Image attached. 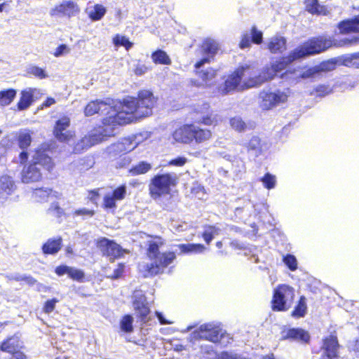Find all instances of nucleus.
Wrapping results in <instances>:
<instances>
[{
    "label": "nucleus",
    "mask_w": 359,
    "mask_h": 359,
    "mask_svg": "<svg viewBox=\"0 0 359 359\" xmlns=\"http://www.w3.org/2000/svg\"><path fill=\"white\" fill-rule=\"evenodd\" d=\"M155 102L151 91L141 90L137 98L128 97L119 103L118 109L114 107L107 113V116L102 119V125L93 133L100 136V142L107 137L114 136L119 126L131 123L134 119L150 116Z\"/></svg>",
    "instance_id": "1"
},
{
    "label": "nucleus",
    "mask_w": 359,
    "mask_h": 359,
    "mask_svg": "<svg viewBox=\"0 0 359 359\" xmlns=\"http://www.w3.org/2000/svg\"><path fill=\"white\" fill-rule=\"evenodd\" d=\"M299 60L301 58L294 48L290 52L287 56L282 57L279 60L271 63L270 66L264 67L257 75H252L250 72V67L249 65H242L228 77L224 84L220 86L219 90L224 95L229 93L238 87L243 76L246 75H248L250 77L244 82V88L258 87L264 82L273 79L276 75L285 69L289 65Z\"/></svg>",
    "instance_id": "2"
},
{
    "label": "nucleus",
    "mask_w": 359,
    "mask_h": 359,
    "mask_svg": "<svg viewBox=\"0 0 359 359\" xmlns=\"http://www.w3.org/2000/svg\"><path fill=\"white\" fill-rule=\"evenodd\" d=\"M205 247L200 243H181L172 246V252H161L150 263H143L140 266L145 278L162 273L164 269L176 258V254L188 255L203 252Z\"/></svg>",
    "instance_id": "3"
},
{
    "label": "nucleus",
    "mask_w": 359,
    "mask_h": 359,
    "mask_svg": "<svg viewBox=\"0 0 359 359\" xmlns=\"http://www.w3.org/2000/svg\"><path fill=\"white\" fill-rule=\"evenodd\" d=\"M359 45V34L340 39L332 36L311 37L295 49L301 60L325 52L331 48L351 47Z\"/></svg>",
    "instance_id": "4"
},
{
    "label": "nucleus",
    "mask_w": 359,
    "mask_h": 359,
    "mask_svg": "<svg viewBox=\"0 0 359 359\" xmlns=\"http://www.w3.org/2000/svg\"><path fill=\"white\" fill-rule=\"evenodd\" d=\"M49 151L39 148L35 151L32 163L25 166L22 171L23 183L38 182L41 179V168L50 171L53 168L52 158L48 154Z\"/></svg>",
    "instance_id": "5"
},
{
    "label": "nucleus",
    "mask_w": 359,
    "mask_h": 359,
    "mask_svg": "<svg viewBox=\"0 0 359 359\" xmlns=\"http://www.w3.org/2000/svg\"><path fill=\"white\" fill-rule=\"evenodd\" d=\"M211 137V132L207 129H202L194 124H185L175 130L172 134L173 139L180 143L191 144L201 143Z\"/></svg>",
    "instance_id": "6"
},
{
    "label": "nucleus",
    "mask_w": 359,
    "mask_h": 359,
    "mask_svg": "<svg viewBox=\"0 0 359 359\" xmlns=\"http://www.w3.org/2000/svg\"><path fill=\"white\" fill-rule=\"evenodd\" d=\"M177 180V174L173 172L156 175L149 184L151 197L156 200L163 195L169 194L171 187L175 186Z\"/></svg>",
    "instance_id": "7"
},
{
    "label": "nucleus",
    "mask_w": 359,
    "mask_h": 359,
    "mask_svg": "<svg viewBox=\"0 0 359 359\" xmlns=\"http://www.w3.org/2000/svg\"><path fill=\"white\" fill-rule=\"evenodd\" d=\"M294 299V290L287 285H278L273 290L271 309L274 311H286L292 307Z\"/></svg>",
    "instance_id": "8"
},
{
    "label": "nucleus",
    "mask_w": 359,
    "mask_h": 359,
    "mask_svg": "<svg viewBox=\"0 0 359 359\" xmlns=\"http://www.w3.org/2000/svg\"><path fill=\"white\" fill-rule=\"evenodd\" d=\"M260 107L264 110H269L283 103L287 100V95L280 90H263L259 93Z\"/></svg>",
    "instance_id": "9"
},
{
    "label": "nucleus",
    "mask_w": 359,
    "mask_h": 359,
    "mask_svg": "<svg viewBox=\"0 0 359 359\" xmlns=\"http://www.w3.org/2000/svg\"><path fill=\"white\" fill-rule=\"evenodd\" d=\"M218 115L210 109L209 103L203 102L194 106L193 116L195 123L205 126L217 124Z\"/></svg>",
    "instance_id": "10"
},
{
    "label": "nucleus",
    "mask_w": 359,
    "mask_h": 359,
    "mask_svg": "<svg viewBox=\"0 0 359 359\" xmlns=\"http://www.w3.org/2000/svg\"><path fill=\"white\" fill-rule=\"evenodd\" d=\"M97 246L102 255L107 257L110 260L120 258L123 255L124 250L120 245L105 237L98 239Z\"/></svg>",
    "instance_id": "11"
},
{
    "label": "nucleus",
    "mask_w": 359,
    "mask_h": 359,
    "mask_svg": "<svg viewBox=\"0 0 359 359\" xmlns=\"http://www.w3.org/2000/svg\"><path fill=\"white\" fill-rule=\"evenodd\" d=\"M143 140L142 135L138 134L134 137L123 138L121 141L112 144L109 148V153L121 154L126 155L133 150Z\"/></svg>",
    "instance_id": "12"
},
{
    "label": "nucleus",
    "mask_w": 359,
    "mask_h": 359,
    "mask_svg": "<svg viewBox=\"0 0 359 359\" xmlns=\"http://www.w3.org/2000/svg\"><path fill=\"white\" fill-rule=\"evenodd\" d=\"M339 344L337 337L330 335L323 340L320 359H339Z\"/></svg>",
    "instance_id": "13"
},
{
    "label": "nucleus",
    "mask_w": 359,
    "mask_h": 359,
    "mask_svg": "<svg viewBox=\"0 0 359 359\" xmlns=\"http://www.w3.org/2000/svg\"><path fill=\"white\" fill-rule=\"evenodd\" d=\"M133 304L139 317L143 322L147 321V316L150 313L147 297L142 290H136L133 295Z\"/></svg>",
    "instance_id": "14"
},
{
    "label": "nucleus",
    "mask_w": 359,
    "mask_h": 359,
    "mask_svg": "<svg viewBox=\"0 0 359 359\" xmlns=\"http://www.w3.org/2000/svg\"><path fill=\"white\" fill-rule=\"evenodd\" d=\"M219 49L217 43L211 39H206L201 45L203 57L195 64V68L203 67L205 63H209L213 59Z\"/></svg>",
    "instance_id": "15"
},
{
    "label": "nucleus",
    "mask_w": 359,
    "mask_h": 359,
    "mask_svg": "<svg viewBox=\"0 0 359 359\" xmlns=\"http://www.w3.org/2000/svg\"><path fill=\"white\" fill-rule=\"evenodd\" d=\"M114 100L107 99L105 101L96 100L90 102L85 107L84 114L86 116H90L95 114H106L109 113L115 106Z\"/></svg>",
    "instance_id": "16"
},
{
    "label": "nucleus",
    "mask_w": 359,
    "mask_h": 359,
    "mask_svg": "<svg viewBox=\"0 0 359 359\" xmlns=\"http://www.w3.org/2000/svg\"><path fill=\"white\" fill-rule=\"evenodd\" d=\"M243 147L246 148L249 157L253 159L262 155L267 149L266 143L258 136H252L248 142L243 144Z\"/></svg>",
    "instance_id": "17"
},
{
    "label": "nucleus",
    "mask_w": 359,
    "mask_h": 359,
    "mask_svg": "<svg viewBox=\"0 0 359 359\" xmlns=\"http://www.w3.org/2000/svg\"><path fill=\"white\" fill-rule=\"evenodd\" d=\"M80 9L76 3L72 0L63 1L50 11L51 15H61L71 18L79 13Z\"/></svg>",
    "instance_id": "18"
},
{
    "label": "nucleus",
    "mask_w": 359,
    "mask_h": 359,
    "mask_svg": "<svg viewBox=\"0 0 359 359\" xmlns=\"http://www.w3.org/2000/svg\"><path fill=\"white\" fill-rule=\"evenodd\" d=\"M17 189L13 177L8 175L0 177V203H4Z\"/></svg>",
    "instance_id": "19"
},
{
    "label": "nucleus",
    "mask_w": 359,
    "mask_h": 359,
    "mask_svg": "<svg viewBox=\"0 0 359 359\" xmlns=\"http://www.w3.org/2000/svg\"><path fill=\"white\" fill-rule=\"evenodd\" d=\"M55 273L58 276L67 274L69 278L79 283L85 281V272L83 270L65 264L57 266L55 269Z\"/></svg>",
    "instance_id": "20"
},
{
    "label": "nucleus",
    "mask_w": 359,
    "mask_h": 359,
    "mask_svg": "<svg viewBox=\"0 0 359 359\" xmlns=\"http://www.w3.org/2000/svg\"><path fill=\"white\" fill-rule=\"evenodd\" d=\"M70 125V119L67 116H63L56 121L53 133L55 137L60 142H65L71 137L70 132L67 130Z\"/></svg>",
    "instance_id": "21"
},
{
    "label": "nucleus",
    "mask_w": 359,
    "mask_h": 359,
    "mask_svg": "<svg viewBox=\"0 0 359 359\" xmlns=\"http://www.w3.org/2000/svg\"><path fill=\"white\" fill-rule=\"evenodd\" d=\"M282 339L298 341L304 343H308L310 341L309 333L299 327L290 328L287 331L283 332Z\"/></svg>",
    "instance_id": "22"
},
{
    "label": "nucleus",
    "mask_w": 359,
    "mask_h": 359,
    "mask_svg": "<svg viewBox=\"0 0 359 359\" xmlns=\"http://www.w3.org/2000/svg\"><path fill=\"white\" fill-rule=\"evenodd\" d=\"M22 347V342L20 340V338L13 335L6 340H4L0 344V350L4 352L9 353L11 354L15 353V352L20 351V348Z\"/></svg>",
    "instance_id": "23"
},
{
    "label": "nucleus",
    "mask_w": 359,
    "mask_h": 359,
    "mask_svg": "<svg viewBox=\"0 0 359 359\" xmlns=\"http://www.w3.org/2000/svg\"><path fill=\"white\" fill-rule=\"evenodd\" d=\"M100 136L95 135L93 132L88 136L83 137L80 140L74 147V153H81L83 150L100 142Z\"/></svg>",
    "instance_id": "24"
},
{
    "label": "nucleus",
    "mask_w": 359,
    "mask_h": 359,
    "mask_svg": "<svg viewBox=\"0 0 359 359\" xmlns=\"http://www.w3.org/2000/svg\"><path fill=\"white\" fill-rule=\"evenodd\" d=\"M337 27L342 34L359 32V15L353 18L341 21Z\"/></svg>",
    "instance_id": "25"
},
{
    "label": "nucleus",
    "mask_w": 359,
    "mask_h": 359,
    "mask_svg": "<svg viewBox=\"0 0 359 359\" xmlns=\"http://www.w3.org/2000/svg\"><path fill=\"white\" fill-rule=\"evenodd\" d=\"M62 245V239L60 236L55 238H49L42 245V252L44 255H56L61 249Z\"/></svg>",
    "instance_id": "26"
},
{
    "label": "nucleus",
    "mask_w": 359,
    "mask_h": 359,
    "mask_svg": "<svg viewBox=\"0 0 359 359\" xmlns=\"http://www.w3.org/2000/svg\"><path fill=\"white\" fill-rule=\"evenodd\" d=\"M339 65L359 69V52L337 57Z\"/></svg>",
    "instance_id": "27"
},
{
    "label": "nucleus",
    "mask_w": 359,
    "mask_h": 359,
    "mask_svg": "<svg viewBox=\"0 0 359 359\" xmlns=\"http://www.w3.org/2000/svg\"><path fill=\"white\" fill-rule=\"evenodd\" d=\"M287 40L283 36L272 37L268 43V48L271 53H282L286 50Z\"/></svg>",
    "instance_id": "28"
},
{
    "label": "nucleus",
    "mask_w": 359,
    "mask_h": 359,
    "mask_svg": "<svg viewBox=\"0 0 359 359\" xmlns=\"http://www.w3.org/2000/svg\"><path fill=\"white\" fill-rule=\"evenodd\" d=\"M210 326L208 329L204 331V339L217 343L222 337V330L218 327H214L212 324H207Z\"/></svg>",
    "instance_id": "29"
},
{
    "label": "nucleus",
    "mask_w": 359,
    "mask_h": 359,
    "mask_svg": "<svg viewBox=\"0 0 359 359\" xmlns=\"http://www.w3.org/2000/svg\"><path fill=\"white\" fill-rule=\"evenodd\" d=\"M33 102V93L31 90H22L21 92V97L18 102V109L20 111L27 109Z\"/></svg>",
    "instance_id": "30"
},
{
    "label": "nucleus",
    "mask_w": 359,
    "mask_h": 359,
    "mask_svg": "<svg viewBox=\"0 0 359 359\" xmlns=\"http://www.w3.org/2000/svg\"><path fill=\"white\" fill-rule=\"evenodd\" d=\"M307 312L306 299L304 296H301L297 304L292 311L291 316L295 318H300L305 316Z\"/></svg>",
    "instance_id": "31"
},
{
    "label": "nucleus",
    "mask_w": 359,
    "mask_h": 359,
    "mask_svg": "<svg viewBox=\"0 0 359 359\" xmlns=\"http://www.w3.org/2000/svg\"><path fill=\"white\" fill-rule=\"evenodd\" d=\"M17 91L15 89L9 88L0 91V106L9 105L15 97Z\"/></svg>",
    "instance_id": "32"
},
{
    "label": "nucleus",
    "mask_w": 359,
    "mask_h": 359,
    "mask_svg": "<svg viewBox=\"0 0 359 359\" xmlns=\"http://www.w3.org/2000/svg\"><path fill=\"white\" fill-rule=\"evenodd\" d=\"M337 65H339L338 59L336 57L320 62L317 65V67L320 75L322 72H327L335 69Z\"/></svg>",
    "instance_id": "33"
},
{
    "label": "nucleus",
    "mask_w": 359,
    "mask_h": 359,
    "mask_svg": "<svg viewBox=\"0 0 359 359\" xmlns=\"http://www.w3.org/2000/svg\"><path fill=\"white\" fill-rule=\"evenodd\" d=\"M306 8L312 14H325V8L320 5L318 0H306Z\"/></svg>",
    "instance_id": "34"
},
{
    "label": "nucleus",
    "mask_w": 359,
    "mask_h": 359,
    "mask_svg": "<svg viewBox=\"0 0 359 359\" xmlns=\"http://www.w3.org/2000/svg\"><path fill=\"white\" fill-rule=\"evenodd\" d=\"M151 169V165L146 161H140L133 165L129 171L132 175H142L147 172Z\"/></svg>",
    "instance_id": "35"
},
{
    "label": "nucleus",
    "mask_w": 359,
    "mask_h": 359,
    "mask_svg": "<svg viewBox=\"0 0 359 359\" xmlns=\"http://www.w3.org/2000/svg\"><path fill=\"white\" fill-rule=\"evenodd\" d=\"M107 12V9L101 4H95L93 10L88 12V16L93 21L101 20Z\"/></svg>",
    "instance_id": "36"
},
{
    "label": "nucleus",
    "mask_w": 359,
    "mask_h": 359,
    "mask_svg": "<svg viewBox=\"0 0 359 359\" xmlns=\"http://www.w3.org/2000/svg\"><path fill=\"white\" fill-rule=\"evenodd\" d=\"M153 61L156 64L170 65L171 60L168 54L162 50H157L151 55Z\"/></svg>",
    "instance_id": "37"
},
{
    "label": "nucleus",
    "mask_w": 359,
    "mask_h": 359,
    "mask_svg": "<svg viewBox=\"0 0 359 359\" xmlns=\"http://www.w3.org/2000/svg\"><path fill=\"white\" fill-rule=\"evenodd\" d=\"M220 229L215 226H207L205 227L202 236L207 244L212 241L215 235H219Z\"/></svg>",
    "instance_id": "38"
},
{
    "label": "nucleus",
    "mask_w": 359,
    "mask_h": 359,
    "mask_svg": "<svg viewBox=\"0 0 359 359\" xmlns=\"http://www.w3.org/2000/svg\"><path fill=\"white\" fill-rule=\"evenodd\" d=\"M6 278L10 280L24 281L29 285H34L36 282V280L31 276L20 274L18 273L8 274L6 276Z\"/></svg>",
    "instance_id": "39"
},
{
    "label": "nucleus",
    "mask_w": 359,
    "mask_h": 359,
    "mask_svg": "<svg viewBox=\"0 0 359 359\" xmlns=\"http://www.w3.org/2000/svg\"><path fill=\"white\" fill-rule=\"evenodd\" d=\"M53 190L49 188H39L34 189L33 192V197L38 202H43L46 201L51 194Z\"/></svg>",
    "instance_id": "40"
},
{
    "label": "nucleus",
    "mask_w": 359,
    "mask_h": 359,
    "mask_svg": "<svg viewBox=\"0 0 359 359\" xmlns=\"http://www.w3.org/2000/svg\"><path fill=\"white\" fill-rule=\"evenodd\" d=\"M208 327H210V326L208 325H201L198 329L193 331L190 334L188 340L191 343H194L197 340L204 339V331L207 330Z\"/></svg>",
    "instance_id": "41"
},
{
    "label": "nucleus",
    "mask_w": 359,
    "mask_h": 359,
    "mask_svg": "<svg viewBox=\"0 0 359 359\" xmlns=\"http://www.w3.org/2000/svg\"><path fill=\"white\" fill-rule=\"evenodd\" d=\"M133 318L130 315H125L120 321L121 330L130 333L133 331Z\"/></svg>",
    "instance_id": "42"
},
{
    "label": "nucleus",
    "mask_w": 359,
    "mask_h": 359,
    "mask_svg": "<svg viewBox=\"0 0 359 359\" xmlns=\"http://www.w3.org/2000/svg\"><path fill=\"white\" fill-rule=\"evenodd\" d=\"M333 92V89L329 85L320 84L315 87L310 93L311 95H316L318 97H325Z\"/></svg>",
    "instance_id": "43"
},
{
    "label": "nucleus",
    "mask_w": 359,
    "mask_h": 359,
    "mask_svg": "<svg viewBox=\"0 0 359 359\" xmlns=\"http://www.w3.org/2000/svg\"><path fill=\"white\" fill-rule=\"evenodd\" d=\"M202 67L196 69V74L203 81H208L212 79L216 76V70L212 68H208L206 69H201Z\"/></svg>",
    "instance_id": "44"
},
{
    "label": "nucleus",
    "mask_w": 359,
    "mask_h": 359,
    "mask_svg": "<svg viewBox=\"0 0 359 359\" xmlns=\"http://www.w3.org/2000/svg\"><path fill=\"white\" fill-rule=\"evenodd\" d=\"M113 43L115 46H123L126 50H129L133 46V43L125 36L116 34L113 38Z\"/></svg>",
    "instance_id": "45"
},
{
    "label": "nucleus",
    "mask_w": 359,
    "mask_h": 359,
    "mask_svg": "<svg viewBox=\"0 0 359 359\" xmlns=\"http://www.w3.org/2000/svg\"><path fill=\"white\" fill-rule=\"evenodd\" d=\"M32 142V137L28 133H21L18 138V146L21 149H27Z\"/></svg>",
    "instance_id": "46"
},
{
    "label": "nucleus",
    "mask_w": 359,
    "mask_h": 359,
    "mask_svg": "<svg viewBox=\"0 0 359 359\" xmlns=\"http://www.w3.org/2000/svg\"><path fill=\"white\" fill-rule=\"evenodd\" d=\"M283 262L292 271H295L297 268V260L295 256L293 255L287 254L286 255L283 256Z\"/></svg>",
    "instance_id": "47"
},
{
    "label": "nucleus",
    "mask_w": 359,
    "mask_h": 359,
    "mask_svg": "<svg viewBox=\"0 0 359 359\" xmlns=\"http://www.w3.org/2000/svg\"><path fill=\"white\" fill-rule=\"evenodd\" d=\"M261 181L262 182L264 187L267 189L274 188L276 183L275 175H273L269 172L265 174L264 177L261 178Z\"/></svg>",
    "instance_id": "48"
},
{
    "label": "nucleus",
    "mask_w": 359,
    "mask_h": 359,
    "mask_svg": "<svg viewBox=\"0 0 359 359\" xmlns=\"http://www.w3.org/2000/svg\"><path fill=\"white\" fill-rule=\"evenodd\" d=\"M27 72L41 79L48 77L45 70L37 66H31L28 69Z\"/></svg>",
    "instance_id": "49"
},
{
    "label": "nucleus",
    "mask_w": 359,
    "mask_h": 359,
    "mask_svg": "<svg viewBox=\"0 0 359 359\" xmlns=\"http://www.w3.org/2000/svg\"><path fill=\"white\" fill-rule=\"evenodd\" d=\"M47 211L48 214L57 218L61 217L64 215L63 209L60 207L57 203H51Z\"/></svg>",
    "instance_id": "50"
},
{
    "label": "nucleus",
    "mask_w": 359,
    "mask_h": 359,
    "mask_svg": "<svg viewBox=\"0 0 359 359\" xmlns=\"http://www.w3.org/2000/svg\"><path fill=\"white\" fill-rule=\"evenodd\" d=\"M320 76L319 71L318 69L317 65L313 67H310L305 71H304L300 74V78L302 79H309V78H316V76Z\"/></svg>",
    "instance_id": "51"
},
{
    "label": "nucleus",
    "mask_w": 359,
    "mask_h": 359,
    "mask_svg": "<svg viewBox=\"0 0 359 359\" xmlns=\"http://www.w3.org/2000/svg\"><path fill=\"white\" fill-rule=\"evenodd\" d=\"M126 190H127L126 186L125 184H122V185L118 187L117 188H116L113 191L111 195L114 197V198L116 201H121L125 198V196L126 195Z\"/></svg>",
    "instance_id": "52"
},
{
    "label": "nucleus",
    "mask_w": 359,
    "mask_h": 359,
    "mask_svg": "<svg viewBox=\"0 0 359 359\" xmlns=\"http://www.w3.org/2000/svg\"><path fill=\"white\" fill-rule=\"evenodd\" d=\"M251 41L256 44H259L262 42L263 34L261 31L257 30L255 26L252 27L251 29Z\"/></svg>",
    "instance_id": "53"
},
{
    "label": "nucleus",
    "mask_w": 359,
    "mask_h": 359,
    "mask_svg": "<svg viewBox=\"0 0 359 359\" xmlns=\"http://www.w3.org/2000/svg\"><path fill=\"white\" fill-rule=\"evenodd\" d=\"M231 126L238 131H242L245 128V123L240 117H234L230 120Z\"/></svg>",
    "instance_id": "54"
},
{
    "label": "nucleus",
    "mask_w": 359,
    "mask_h": 359,
    "mask_svg": "<svg viewBox=\"0 0 359 359\" xmlns=\"http://www.w3.org/2000/svg\"><path fill=\"white\" fill-rule=\"evenodd\" d=\"M116 200L112 195L106 194L103 198L104 208L106 209L115 208L116 207Z\"/></svg>",
    "instance_id": "55"
},
{
    "label": "nucleus",
    "mask_w": 359,
    "mask_h": 359,
    "mask_svg": "<svg viewBox=\"0 0 359 359\" xmlns=\"http://www.w3.org/2000/svg\"><path fill=\"white\" fill-rule=\"evenodd\" d=\"M159 246L156 242H151L148 248V255L153 260L158 254H160Z\"/></svg>",
    "instance_id": "56"
},
{
    "label": "nucleus",
    "mask_w": 359,
    "mask_h": 359,
    "mask_svg": "<svg viewBox=\"0 0 359 359\" xmlns=\"http://www.w3.org/2000/svg\"><path fill=\"white\" fill-rule=\"evenodd\" d=\"M59 301L56 298H53L51 299H48L47 300L45 304H44V306H43V311L46 313H51L52 311H53V310L55 309V304L56 303H57Z\"/></svg>",
    "instance_id": "57"
},
{
    "label": "nucleus",
    "mask_w": 359,
    "mask_h": 359,
    "mask_svg": "<svg viewBox=\"0 0 359 359\" xmlns=\"http://www.w3.org/2000/svg\"><path fill=\"white\" fill-rule=\"evenodd\" d=\"M218 359H250V358H246L242 356L241 355L236 353L223 351L220 353Z\"/></svg>",
    "instance_id": "58"
},
{
    "label": "nucleus",
    "mask_w": 359,
    "mask_h": 359,
    "mask_svg": "<svg viewBox=\"0 0 359 359\" xmlns=\"http://www.w3.org/2000/svg\"><path fill=\"white\" fill-rule=\"evenodd\" d=\"M94 215H95L94 210H88L85 208L76 210L74 212V215L82 216L83 219H85L87 217H91Z\"/></svg>",
    "instance_id": "59"
},
{
    "label": "nucleus",
    "mask_w": 359,
    "mask_h": 359,
    "mask_svg": "<svg viewBox=\"0 0 359 359\" xmlns=\"http://www.w3.org/2000/svg\"><path fill=\"white\" fill-rule=\"evenodd\" d=\"M131 158L127 155H121L116 161V167L123 168L130 163Z\"/></svg>",
    "instance_id": "60"
},
{
    "label": "nucleus",
    "mask_w": 359,
    "mask_h": 359,
    "mask_svg": "<svg viewBox=\"0 0 359 359\" xmlns=\"http://www.w3.org/2000/svg\"><path fill=\"white\" fill-rule=\"evenodd\" d=\"M251 42L250 36L248 33L244 34L242 36L241 41H240L239 47L241 49L249 48L250 46Z\"/></svg>",
    "instance_id": "61"
},
{
    "label": "nucleus",
    "mask_w": 359,
    "mask_h": 359,
    "mask_svg": "<svg viewBox=\"0 0 359 359\" xmlns=\"http://www.w3.org/2000/svg\"><path fill=\"white\" fill-rule=\"evenodd\" d=\"M187 162V158L184 156H178L169 161V165L174 166H183Z\"/></svg>",
    "instance_id": "62"
},
{
    "label": "nucleus",
    "mask_w": 359,
    "mask_h": 359,
    "mask_svg": "<svg viewBox=\"0 0 359 359\" xmlns=\"http://www.w3.org/2000/svg\"><path fill=\"white\" fill-rule=\"evenodd\" d=\"M69 48L66 44L60 45L55 50L54 55L60 57L69 51Z\"/></svg>",
    "instance_id": "63"
},
{
    "label": "nucleus",
    "mask_w": 359,
    "mask_h": 359,
    "mask_svg": "<svg viewBox=\"0 0 359 359\" xmlns=\"http://www.w3.org/2000/svg\"><path fill=\"white\" fill-rule=\"evenodd\" d=\"M124 265L120 264L118 267L114 270L113 273L111 276L112 279H118L120 278L123 272Z\"/></svg>",
    "instance_id": "64"
}]
</instances>
